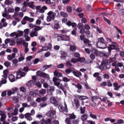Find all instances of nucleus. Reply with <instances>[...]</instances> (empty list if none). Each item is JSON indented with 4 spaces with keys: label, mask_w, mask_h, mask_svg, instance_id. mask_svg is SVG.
I'll list each match as a JSON object with an SVG mask.
<instances>
[{
    "label": "nucleus",
    "mask_w": 124,
    "mask_h": 124,
    "mask_svg": "<svg viewBox=\"0 0 124 124\" xmlns=\"http://www.w3.org/2000/svg\"><path fill=\"white\" fill-rule=\"evenodd\" d=\"M109 60L107 59V58H103V61L99 66V68L101 70H106L107 69H109L111 68V65L109 63Z\"/></svg>",
    "instance_id": "f257e3e1"
},
{
    "label": "nucleus",
    "mask_w": 124,
    "mask_h": 124,
    "mask_svg": "<svg viewBox=\"0 0 124 124\" xmlns=\"http://www.w3.org/2000/svg\"><path fill=\"white\" fill-rule=\"evenodd\" d=\"M54 75L55 76L53 78V81L54 83V85L55 86H60V82H61L62 80L59 78L62 77V74L59 73L58 70H55L54 72Z\"/></svg>",
    "instance_id": "f03ea898"
},
{
    "label": "nucleus",
    "mask_w": 124,
    "mask_h": 124,
    "mask_svg": "<svg viewBox=\"0 0 124 124\" xmlns=\"http://www.w3.org/2000/svg\"><path fill=\"white\" fill-rule=\"evenodd\" d=\"M97 40L96 45L98 48H99L100 49H105V48L107 47L106 41H105L103 37L98 38Z\"/></svg>",
    "instance_id": "7ed1b4c3"
},
{
    "label": "nucleus",
    "mask_w": 124,
    "mask_h": 124,
    "mask_svg": "<svg viewBox=\"0 0 124 124\" xmlns=\"http://www.w3.org/2000/svg\"><path fill=\"white\" fill-rule=\"evenodd\" d=\"M43 27H36L32 30V32L30 33L31 37H34V36L37 37L38 36V32L39 31H41Z\"/></svg>",
    "instance_id": "20e7f679"
},
{
    "label": "nucleus",
    "mask_w": 124,
    "mask_h": 124,
    "mask_svg": "<svg viewBox=\"0 0 124 124\" xmlns=\"http://www.w3.org/2000/svg\"><path fill=\"white\" fill-rule=\"evenodd\" d=\"M47 15L46 21H47V22H51L52 20H55V17L57 16V13L50 11L47 13Z\"/></svg>",
    "instance_id": "39448f33"
},
{
    "label": "nucleus",
    "mask_w": 124,
    "mask_h": 124,
    "mask_svg": "<svg viewBox=\"0 0 124 124\" xmlns=\"http://www.w3.org/2000/svg\"><path fill=\"white\" fill-rule=\"evenodd\" d=\"M56 110L50 109L48 112L46 113V116L49 118H51V120H56L57 116L56 115Z\"/></svg>",
    "instance_id": "423d86ee"
},
{
    "label": "nucleus",
    "mask_w": 124,
    "mask_h": 124,
    "mask_svg": "<svg viewBox=\"0 0 124 124\" xmlns=\"http://www.w3.org/2000/svg\"><path fill=\"white\" fill-rule=\"evenodd\" d=\"M64 107H63V106H62V104L58 105L59 111L62 113H64V112L67 113L68 112V109L67 108V105H66L65 102L64 103Z\"/></svg>",
    "instance_id": "0eeeda50"
},
{
    "label": "nucleus",
    "mask_w": 124,
    "mask_h": 124,
    "mask_svg": "<svg viewBox=\"0 0 124 124\" xmlns=\"http://www.w3.org/2000/svg\"><path fill=\"white\" fill-rule=\"evenodd\" d=\"M23 69L20 68L16 72V76L18 79H20L21 77H25L26 74H27L25 72H23Z\"/></svg>",
    "instance_id": "6e6552de"
},
{
    "label": "nucleus",
    "mask_w": 124,
    "mask_h": 124,
    "mask_svg": "<svg viewBox=\"0 0 124 124\" xmlns=\"http://www.w3.org/2000/svg\"><path fill=\"white\" fill-rule=\"evenodd\" d=\"M36 73L37 76L39 77H43V78H45L46 79H48V78H49V75L41 71H37Z\"/></svg>",
    "instance_id": "1a4fd4ad"
},
{
    "label": "nucleus",
    "mask_w": 124,
    "mask_h": 124,
    "mask_svg": "<svg viewBox=\"0 0 124 124\" xmlns=\"http://www.w3.org/2000/svg\"><path fill=\"white\" fill-rule=\"evenodd\" d=\"M23 5L24 6H28L30 7V8H32V9H33L34 8V6H33V2H29L28 3L27 1H24L23 2Z\"/></svg>",
    "instance_id": "9d476101"
},
{
    "label": "nucleus",
    "mask_w": 124,
    "mask_h": 124,
    "mask_svg": "<svg viewBox=\"0 0 124 124\" xmlns=\"http://www.w3.org/2000/svg\"><path fill=\"white\" fill-rule=\"evenodd\" d=\"M47 92L48 94L52 95L54 92H55V87L54 86L49 85V87L47 89Z\"/></svg>",
    "instance_id": "9b49d317"
},
{
    "label": "nucleus",
    "mask_w": 124,
    "mask_h": 124,
    "mask_svg": "<svg viewBox=\"0 0 124 124\" xmlns=\"http://www.w3.org/2000/svg\"><path fill=\"white\" fill-rule=\"evenodd\" d=\"M118 47H119V45L116 43H115L114 45H110L108 47V52H111V50H115V49H117Z\"/></svg>",
    "instance_id": "f8f14e48"
},
{
    "label": "nucleus",
    "mask_w": 124,
    "mask_h": 124,
    "mask_svg": "<svg viewBox=\"0 0 124 124\" xmlns=\"http://www.w3.org/2000/svg\"><path fill=\"white\" fill-rule=\"evenodd\" d=\"M59 37L61 40H62V41H67L69 40V36L65 35L62 34L59 36Z\"/></svg>",
    "instance_id": "ddd939ff"
},
{
    "label": "nucleus",
    "mask_w": 124,
    "mask_h": 124,
    "mask_svg": "<svg viewBox=\"0 0 124 124\" xmlns=\"http://www.w3.org/2000/svg\"><path fill=\"white\" fill-rule=\"evenodd\" d=\"M51 103H52V104H54V106H56V107H58V106L59 105V104L58 103V101L56 100V98L55 97H52L50 99Z\"/></svg>",
    "instance_id": "4468645a"
},
{
    "label": "nucleus",
    "mask_w": 124,
    "mask_h": 124,
    "mask_svg": "<svg viewBox=\"0 0 124 124\" xmlns=\"http://www.w3.org/2000/svg\"><path fill=\"white\" fill-rule=\"evenodd\" d=\"M35 81H33V80H31L26 83V85L27 86V87H29L30 88H32V87L35 86Z\"/></svg>",
    "instance_id": "2eb2a0df"
},
{
    "label": "nucleus",
    "mask_w": 124,
    "mask_h": 124,
    "mask_svg": "<svg viewBox=\"0 0 124 124\" xmlns=\"http://www.w3.org/2000/svg\"><path fill=\"white\" fill-rule=\"evenodd\" d=\"M73 74H74L76 77H78V78H80V76H82V73L79 71H75L74 70Z\"/></svg>",
    "instance_id": "dca6fc26"
},
{
    "label": "nucleus",
    "mask_w": 124,
    "mask_h": 124,
    "mask_svg": "<svg viewBox=\"0 0 124 124\" xmlns=\"http://www.w3.org/2000/svg\"><path fill=\"white\" fill-rule=\"evenodd\" d=\"M74 103L75 104L76 108L78 109L79 108V106H80V102H79V100L77 98H75L74 99Z\"/></svg>",
    "instance_id": "f3484780"
},
{
    "label": "nucleus",
    "mask_w": 124,
    "mask_h": 124,
    "mask_svg": "<svg viewBox=\"0 0 124 124\" xmlns=\"http://www.w3.org/2000/svg\"><path fill=\"white\" fill-rule=\"evenodd\" d=\"M74 68L73 67H70L65 70V72L66 74H70V73H73V71L74 70Z\"/></svg>",
    "instance_id": "a211bd4d"
},
{
    "label": "nucleus",
    "mask_w": 124,
    "mask_h": 124,
    "mask_svg": "<svg viewBox=\"0 0 124 124\" xmlns=\"http://www.w3.org/2000/svg\"><path fill=\"white\" fill-rule=\"evenodd\" d=\"M88 117L89 115L87 114H83L81 117V120H82L83 122H85V121H87Z\"/></svg>",
    "instance_id": "6ab92c4d"
},
{
    "label": "nucleus",
    "mask_w": 124,
    "mask_h": 124,
    "mask_svg": "<svg viewBox=\"0 0 124 124\" xmlns=\"http://www.w3.org/2000/svg\"><path fill=\"white\" fill-rule=\"evenodd\" d=\"M77 97L78 98V99H80V100H85V99H88L89 97H87V96H82V95H77Z\"/></svg>",
    "instance_id": "aec40b11"
},
{
    "label": "nucleus",
    "mask_w": 124,
    "mask_h": 124,
    "mask_svg": "<svg viewBox=\"0 0 124 124\" xmlns=\"http://www.w3.org/2000/svg\"><path fill=\"white\" fill-rule=\"evenodd\" d=\"M23 20H25V21H29V22L31 23L32 22H33V21H34V18L29 17L28 16H25L23 18Z\"/></svg>",
    "instance_id": "412c9836"
},
{
    "label": "nucleus",
    "mask_w": 124,
    "mask_h": 124,
    "mask_svg": "<svg viewBox=\"0 0 124 124\" xmlns=\"http://www.w3.org/2000/svg\"><path fill=\"white\" fill-rule=\"evenodd\" d=\"M25 40H24V38H20L16 40V42L17 44H21V43H23Z\"/></svg>",
    "instance_id": "4be33fe9"
},
{
    "label": "nucleus",
    "mask_w": 124,
    "mask_h": 124,
    "mask_svg": "<svg viewBox=\"0 0 124 124\" xmlns=\"http://www.w3.org/2000/svg\"><path fill=\"white\" fill-rule=\"evenodd\" d=\"M60 15L61 16H62V17H63L64 18H67V17H68V15L67 14V13L62 11H61L60 12Z\"/></svg>",
    "instance_id": "5701e85b"
},
{
    "label": "nucleus",
    "mask_w": 124,
    "mask_h": 124,
    "mask_svg": "<svg viewBox=\"0 0 124 124\" xmlns=\"http://www.w3.org/2000/svg\"><path fill=\"white\" fill-rule=\"evenodd\" d=\"M9 80H10V82H15V78H14V75H10L8 77Z\"/></svg>",
    "instance_id": "b1692460"
},
{
    "label": "nucleus",
    "mask_w": 124,
    "mask_h": 124,
    "mask_svg": "<svg viewBox=\"0 0 124 124\" xmlns=\"http://www.w3.org/2000/svg\"><path fill=\"white\" fill-rule=\"evenodd\" d=\"M47 50H49L48 49V47L47 46H44L42 47V49H41L40 50H39L37 53L38 54H39V53H42L43 51H47Z\"/></svg>",
    "instance_id": "393cba45"
},
{
    "label": "nucleus",
    "mask_w": 124,
    "mask_h": 124,
    "mask_svg": "<svg viewBox=\"0 0 124 124\" xmlns=\"http://www.w3.org/2000/svg\"><path fill=\"white\" fill-rule=\"evenodd\" d=\"M66 57H67V54L64 52H62L61 53V58L62 60H64V59H65V58H66Z\"/></svg>",
    "instance_id": "a878e982"
},
{
    "label": "nucleus",
    "mask_w": 124,
    "mask_h": 124,
    "mask_svg": "<svg viewBox=\"0 0 124 124\" xmlns=\"http://www.w3.org/2000/svg\"><path fill=\"white\" fill-rule=\"evenodd\" d=\"M69 117L71 120H74V119H76V115H75V114H74V112H73L71 114H69Z\"/></svg>",
    "instance_id": "bb28decb"
},
{
    "label": "nucleus",
    "mask_w": 124,
    "mask_h": 124,
    "mask_svg": "<svg viewBox=\"0 0 124 124\" xmlns=\"http://www.w3.org/2000/svg\"><path fill=\"white\" fill-rule=\"evenodd\" d=\"M13 2L10 0H5L4 2L5 5H10V4H12Z\"/></svg>",
    "instance_id": "cd10ccee"
},
{
    "label": "nucleus",
    "mask_w": 124,
    "mask_h": 124,
    "mask_svg": "<svg viewBox=\"0 0 124 124\" xmlns=\"http://www.w3.org/2000/svg\"><path fill=\"white\" fill-rule=\"evenodd\" d=\"M92 52L93 53V54H94L95 56H98V51L95 49V48H93Z\"/></svg>",
    "instance_id": "c85d7f7f"
},
{
    "label": "nucleus",
    "mask_w": 124,
    "mask_h": 124,
    "mask_svg": "<svg viewBox=\"0 0 124 124\" xmlns=\"http://www.w3.org/2000/svg\"><path fill=\"white\" fill-rule=\"evenodd\" d=\"M29 31H30V30L29 29H25L24 31L25 34L24 36V37H27L29 35Z\"/></svg>",
    "instance_id": "c756f323"
},
{
    "label": "nucleus",
    "mask_w": 124,
    "mask_h": 124,
    "mask_svg": "<svg viewBox=\"0 0 124 124\" xmlns=\"http://www.w3.org/2000/svg\"><path fill=\"white\" fill-rule=\"evenodd\" d=\"M46 93V89H41L39 91V94H41V95H44Z\"/></svg>",
    "instance_id": "7c9ffc66"
},
{
    "label": "nucleus",
    "mask_w": 124,
    "mask_h": 124,
    "mask_svg": "<svg viewBox=\"0 0 124 124\" xmlns=\"http://www.w3.org/2000/svg\"><path fill=\"white\" fill-rule=\"evenodd\" d=\"M52 64H50V65H44L43 66V69L44 70H46V69H48V68H50V67H51L52 66Z\"/></svg>",
    "instance_id": "2f4dec72"
},
{
    "label": "nucleus",
    "mask_w": 124,
    "mask_h": 124,
    "mask_svg": "<svg viewBox=\"0 0 124 124\" xmlns=\"http://www.w3.org/2000/svg\"><path fill=\"white\" fill-rule=\"evenodd\" d=\"M85 34L88 38H90L91 37V31L89 30L85 31Z\"/></svg>",
    "instance_id": "473e14b6"
},
{
    "label": "nucleus",
    "mask_w": 124,
    "mask_h": 124,
    "mask_svg": "<svg viewBox=\"0 0 124 124\" xmlns=\"http://www.w3.org/2000/svg\"><path fill=\"white\" fill-rule=\"evenodd\" d=\"M90 117L92 118V119H94L96 120V119H97V117H96V115L92 113V112H89Z\"/></svg>",
    "instance_id": "72a5a7b5"
},
{
    "label": "nucleus",
    "mask_w": 124,
    "mask_h": 124,
    "mask_svg": "<svg viewBox=\"0 0 124 124\" xmlns=\"http://www.w3.org/2000/svg\"><path fill=\"white\" fill-rule=\"evenodd\" d=\"M83 43L85 44V45L86 46L88 43V44L91 43V41H90V40H89V39L85 38L83 40Z\"/></svg>",
    "instance_id": "f704fd0d"
},
{
    "label": "nucleus",
    "mask_w": 124,
    "mask_h": 124,
    "mask_svg": "<svg viewBox=\"0 0 124 124\" xmlns=\"http://www.w3.org/2000/svg\"><path fill=\"white\" fill-rule=\"evenodd\" d=\"M54 27L55 30H59V28H61L60 27V24L59 23V22H58L57 23H55Z\"/></svg>",
    "instance_id": "c9c22d12"
},
{
    "label": "nucleus",
    "mask_w": 124,
    "mask_h": 124,
    "mask_svg": "<svg viewBox=\"0 0 124 124\" xmlns=\"http://www.w3.org/2000/svg\"><path fill=\"white\" fill-rule=\"evenodd\" d=\"M78 62H85V58L84 57H78Z\"/></svg>",
    "instance_id": "e433bc0d"
},
{
    "label": "nucleus",
    "mask_w": 124,
    "mask_h": 124,
    "mask_svg": "<svg viewBox=\"0 0 124 124\" xmlns=\"http://www.w3.org/2000/svg\"><path fill=\"white\" fill-rule=\"evenodd\" d=\"M103 19L104 21H105V22H107L108 25H111V21H110V20L107 19V18H106V17H104Z\"/></svg>",
    "instance_id": "4c0bfd02"
},
{
    "label": "nucleus",
    "mask_w": 124,
    "mask_h": 124,
    "mask_svg": "<svg viewBox=\"0 0 124 124\" xmlns=\"http://www.w3.org/2000/svg\"><path fill=\"white\" fill-rule=\"evenodd\" d=\"M70 51H72V52H74L76 50V46H70Z\"/></svg>",
    "instance_id": "58836bf2"
},
{
    "label": "nucleus",
    "mask_w": 124,
    "mask_h": 124,
    "mask_svg": "<svg viewBox=\"0 0 124 124\" xmlns=\"http://www.w3.org/2000/svg\"><path fill=\"white\" fill-rule=\"evenodd\" d=\"M35 86H37L38 88H41L42 85L40 81H35Z\"/></svg>",
    "instance_id": "ea45409f"
},
{
    "label": "nucleus",
    "mask_w": 124,
    "mask_h": 124,
    "mask_svg": "<svg viewBox=\"0 0 124 124\" xmlns=\"http://www.w3.org/2000/svg\"><path fill=\"white\" fill-rule=\"evenodd\" d=\"M66 66H69V67H71V66H73V65L71 64V63L70 62V61H68L66 62Z\"/></svg>",
    "instance_id": "a19ab883"
},
{
    "label": "nucleus",
    "mask_w": 124,
    "mask_h": 124,
    "mask_svg": "<svg viewBox=\"0 0 124 124\" xmlns=\"http://www.w3.org/2000/svg\"><path fill=\"white\" fill-rule=\"evenodd\" d=\"M85 37L86 36H85V35L84 34H82L79 36V39H80L81 41H83V40L84 41V39L86 38Z\"/></svg>",
    "instance_id": "79ce46f5"
},
{
    "label": "nucleus",
    "mask_w": 124,
    "mask_h": 124,
    "mask_svg": "<svg viewBox=\"0 0 124 124\" xmlns=\"http://www.w3.org/2000/svg\"><path fill=\"white\" fill-rule=\"evenodd\" d=\"M78 28L79 29L84 28V24H83V23H79L78 24Z\"/></svg>",
    "instance_id": "37998d69"
},
{
    "label": "nucleus",
    "mask_w": 124,
    "mask_h": 124,
    "mask_svg": "<svg viewBox=\"0 0 124 124\" xmlns=\"http://www.w3.org/2000/svg\"><path fill=\"white\" fill-rule=\"evenodd\" d=\"M107 86H108V87H112L113 86V84H112V83H111V81H110V80H107Z\"/></svg>",
    "instance_id": "c03bdc74"
},
{
    "label": "nucleus",
    "mask_w": 124,
    "mask_h": 124,
    "mask_svg": "<svg viewBox=\"0 0 124 124\" xmlns=\"http://www.w3.org/2000/svg\"><path fill=\"white\" fill-rule=\"evenodd\" d=\"M17 91H18V88L16 87L13 88L11 90L12 93L14 94L15 93H17Z\"/></svg>",
    "instance_id": "a18cd8bd"
},
{
    "label": "nucleus",
    "mask_w": 124,
    "mask_h": 124,
    "mask_svg": "<svg viewBox=\"0 0 124 124\" xmlns=\"http://www.w3.org/2000/svg\"><path fill=\"white\" fill-rule=\"evenodd\" d=\"M62 80L63 81V82H66V83H67V82H69L70 81V79H69L68 78H67V77H64L62 78Z\"/></svg>",
    "instance_id": "49530a36"
},
{
    "label": "nucleus",
    "mask_w": 124,
    "mask_h": 124,
    "mask_svg": "<svg viewBox=\"0 0 124 124\" xmlns=\"http://www.w3.org/2000/svg\"><path fill=\"white\" fill-rule=\"evenodd\" d=\"M77 31V28H75V30H74L73 31H72L71 34L73 35H76V34H77V33L76 32Z\"/></svg>",
    "instance_id": "de8ad7c7"
},
{
    "label": "nucleus",
    "mask_w": 124,
    "mask_h": 124,
    "mask_svg": "<svg viewBox=\"0 0 124 124\" xmlns=\"http://www.w3.org/2000/svg\"><path fill=\"white\" fill-rule=\"evenodd\" d=\"M67 11L68 12V13L72 12V8L70 6H69L67 7Z\"/></svg>",
    "instance_id": "09e8293b"
},
{
    "label": "nucleus",
    "mask_w": 124,
    "mask_h": 124,
    "mask_svg": "<svg viewBox=\"0 0 124 124\" xmlns=\"http://www.w3.org/2000/svg\"><path fill=\"white\" fill-rule=\"evenodd\" d=\"M90 57L92 61H93L95 59V56L93 53L90 54Z\"/></svg>",
    "instance_id": "8fccbe9b"
},
{
    "label": "nucleus",
    "mask_w": 124,
    "mask_h": 124,
    "mask_svg": "<svg viewBox=\"0 0 124 124\" xmlns=\"http://www.w3.org/2000/svg\"><path fill=\"white\" fill-rule=\"evenodd\" d=\"M20 91H21V92H22V93H26L27 89L25 88V87L22 86L20 87Z\"/></svg>",
    "instance_id": "3c124183"
},
{
    "label": "nucleus",
    "mask_w": 124,
    "mask_h": 124,
    "mask_svg": "<svg viewBox=\"0 0 124 124\" xmlns=\"http://www.w3.org/2000/svg\"><path fill=\"white\" fill-rule=\"evenodd\" d=\"M84 29L85 30H87V31H89V30H91V27L88 24H85L84 25Z\"/></svg>",
    "instance_id": "603ef678"
},
{
    "label": "nucleus",
    "mask_w": 124,
    "mask_h": 124,
    "mask_svg": "<svg viewBox=\"0 0 124 124\" xmlns=\"http://www.w3.org/2000/svg\"><path fill=\"white\" fill-rule=\"evenodd\" d=\"M71 62H73V63H76V62H78V58H77V59L76 58H73L71 60Z\"/></svg>",
    "instance_id": "864d4df0"
},
{
    "label": "nucleus",
    "mask_w": 124,
    "mask_h": 124,
    "mask_svg": "<svg viewBox=\"0 0 124 124\" xmlns=\"http://www.w3.org/2000/svg\"><path fill=\"white\" fill-rule=\"evenodd\" d=\"M14 112H13L14 113V116H16V115H18V108H15L14 110Z\"/></svg>",
    "instance_id": "5fc2aeb1"
},
{
    "label": "nucleus",
    "mask_w": 124,
    "mask_h": 124,
    "mask_svg": "<svg viewBox=\"0 0 124 124\" xmlns=\"http://www.w3.org/2000/svg\"><path fill=\"white\" fill-rule=\"evenodd\" d=\"M79 30H80L79 31L80 33H82V34H84V33L86 32V31H85V29H84V28L79 29Z\"/></svg>",
    "instance_id": "6e6d98bb"
},
{
    "label": "nucleus",
    "mask_w": 124,
    "mask_h": 124,
    "mask_svg": "<svg viewBox=\"0 0 124 124\" xmlns=\"http://www.w3.org/2000/svg\"><path fill=\"white\" fill-rule=\"evenodd\" d=\"M6 119V115L4 114V115L1 116L0 121V122H4L3 120H5Z\"/></svg>",
    "instance_id": "4d7b16f0"
},
{
    "label": "nucleus",
    "mask_w": 124,
    "mask_h": 124,
    "mask_svg": "<svg viewBox=\"0 0 124 124\" xmlns=\"http://www.w3.org/2000/svg\"><path fill=\"white\" fill-rule=\"evenodd\" d=\"M62 1L63 4H67L70 2V0H62Z\"/></svg>",
    "instance_id": "13d9d810"
},
{
    "label": "nucleus",
    "mask_w": 124,
    "mask_h": 124,
    "mask_svg": "<svg viewBox=\"0 0 124 124\" xmlns=\"http://www.w3.org/2000/svg\"><path fill=\"white\" fill-rule=\"evenodd\" d=\"M63 67H64L63 63H61L57 65V68H63Z\"/></svg>",
    "instance_id": "bf43d9fd"
},
{
    "label": "nucleus",
    "mask_w": 124,
    "mask_h": 124,
    "mask_svg": "<svg viewBox=\"0 0 124 124\" xmlns=\"http://www.w3.org/2000/svg\"><path fill=\"white\" fill-rule=\"evenodd\" d=\"M96 30L97 32H98L99 33H102V30H101V29H100L99 27H96Z\"/></svg>",
    "instance_id": "052dcab7"
},
{
    "label": "nucleus",
    "mask_w": 124,
    "mask_h": 124,
    "mask_svg": "<svg viewBox=\"0 0 124 124\" xmlns=\"http://www.w3.org/2000/svg\"><path fill=\"white\" fill-rule=\"evenodd\" d=\"M79 119H77V120H73L72 121V123L73 124H79Z\"/></svg>",
    "instance_id": "680f3d73"
},
{
    "label": "nucleus",
    "mask_w": 124,
    "mask_h": 124,
    "mask_svg": "<svg viewBox=\"0 0 124 124\" xmlns=\"http://www.w3.org/2000/svg\"><path fill=\"white\" fill-rule=\"evenodd\" d=\"M27 6L23 5L21 8V11H23V12H26V11H27Z\"/></svg>",
    "instance_id": "e2e57ef3"
},
{
    "label": "nucleus",
    "mask_w": 124,
    "mask_h": 124,
    "mask_svg": "<svg viewBox=\"0 0 124 124\" xmlns=\"http://www.w3.org/2000/svg\"><path fill=\"white\" fill-rule=\"evenodd\" d=\"M76 88H77L78 90H82V85H81V84L78 83L77 85V86Z\"/></svg>",
    "instance_id": "0e129e2a"
},
{
    "label": "nucleus",
    "mask_w": 124,
    "mask_h": 124,
    "mask_svg": "<svg viewBox=\"0 0 124 124\" xmlns=\"http://www.w3.org/2000/svg\"><path fill=\"white\" fill-rule=\"evenodd\" d=\"M10 64H11L10 62H5L4 63V65H5V66H6V67H8V66H9Z\"/></svg>",
    "instance_id": "69168bd1"
},
{
    "label": "nucleus",
    "mask_w": 124,
    "mask_h": 124,
    "mask_svg": "<svg viewBox=\"0 0 124 124\" xmlns=\"http://www.w3.org/2000/svg\"><path fill=\"white\" fill-rule=\"evenodd\" d=\"M100 86L101 87H106V86H107V82H106V81H104L100 84Z\"/></svg>",
    "instance_id": "338daca9"
},
{
    "label": "nucleus",
    "mask_w": 124,
    "mask_h": 124,
    "mask_svg": "<svg viewBox=\"0 0 124 124\" xmlns=\"http://www.w3.org/2000/svg\"><path fill=\"white\" fill-rule=\"evenodd\" d=\"M81 22L83 24H86L87 23V19L85 17H83L81 19Z\"/></svg>",
    "instance_id": "774afa93"
}]
</instances>
